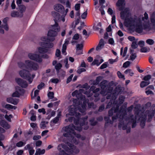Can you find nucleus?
Listing matches in <instances>:
<instances>
[{"instance_id": "obj_21", "label": "nucleus", "mask_w": 155, "mask_h": 155, "mask_svg": "<svg viewBox=\"0 0 155 155\" xmlns=\"http://www.w3.org/2000/svg\"><path fill=\"white\" fill-rule=\"evenodd\" d=\"M11 16L12 17H22L23 16V14L19 13L17 11H13L11 13Z\"/></svg>"}, {"instance_id": "obj_60", "label": "nucleus", "mask_w": 155, "mask_h": 155, "mask_svg": "<svg viewBox=\"0 0 155 155\" xmlns=\"http://www.w3.org/2000/svg\"><path fill=\"white\" fill-rule=\"evenodd\" d=\"M80 7V4H77L75 6V9L76 11H79Z\"/></svg>"}, {"instance_id": "obj_9", "label": "nucleus", "mask_w": 155, "mask_h": 155, "mask_svg": "<svg viewBox=\"0 0 155 155\" xmlns=\"http://www.w3.org/2000/svg\"><path fill=\"white\" fill-rule=\"evenodd\" d=\"M15 80L18 84L22 88H25L28 87V83L24 80L21 78H16Z\"/></svg>"}, {"instance_id": "obj_5", "label": "nucleus", "mask_w": 155, "mask_h": 155, "mask_svg": "<svg viewBox=\"0 0 155 155\" xmlns=\"http://www.w3.org/2000/svg\"><path fill=\"white\" fill-rule=\"evenodd\" d=\"M55 38H52L51 39H49L45 37H42L41 38V40L42 41L39 43V45L41 47L46 48H51L53 47L54 44L50 42L49 41H53Z\"/></svg>"}, {"instance_id": "obj_23", "label": "nucleus", "mask_w": 155, "mask_h": 155, "mask_svg": "<svg viewBox=\"0 0 155 155\" xmlns=\"http://www.w3.org/2000/svg\"><path fill=\"white\" fill-rule=\"evenodd\" d=\"M95 87L94 86H91L90 89L93 91L94 93H95L94 95V96L95 97H98L99 95V94L97 93L99 91L100 88H97L95 89Z\"/></svg>"}, {"instance_id": "obj_37", "label": "nucleus", "mask_w": 155, "mask_h": 155, "mask_svg": "<svg viewBox=\"0 0 155 155\" xmlns=\"http://www.w3.org/2000/svg\"><path fill=\"white\" fill-rule=\"evenodd\" d=\"M20 96V93H18V91L17 90L12 94V97H19Z\"/></svg>"}, {"instance_id": "obj_17", "label": "nucleus", "mask_w": 155, "mask_h": 155, "mask_svg": "<svg viewBox=\"0 0 155 155\" xmlns=\"http://www.w3.org/2000/svg\"><path fill=\"white\" fill-rule=\"evenodd\" d=\"M104 46V41L103 39H101L99 42L98 45L96 48L97 51H99L103 48Z\"/></svg>"}, {"instance_id": "obj_32", "label": "nucleus", "mask_w": 155, "mask_h": 155, "mask_svg": "<svg viewBox=\"0 0 155 155\" xmlns=\"http://www.w3.org/2000/svg\"><path fill=\"white\" fill-rule=\"evenodd\" d=\"M150 20L153 26L155 28V13H153L151 17Z\"/></svg>"}, {"instance_id": "obj_43", "label": "nucleus", "mask_w": 155, "mask_h": 155, "mask_svg": "<svg viewBox=\"0 0 155 155\" xmlns=\"http://www.w3.org/2000/svg\"><path fill=\"white\" fill-rule=\"evenodd\" d=\"M137 57L136 53H132L130 56V60L131 61L134 60Z\"/></svg>"}, {"instance_id": "obj_15", "label": "nucleus", "mask_w": 155, "mask_h": 155, "mask_svg": "<svg viewBox=\"0 0 155 155\" xmlns=\"http://www.w3.org/2000/svg\"><path fill=\"white\" fill-rule=\"evenodd\" d=\"M68 145L71 148V149L69 148L68 152H71V151H72L73 153H79V149L76 148L73 144L69 143Z\"/></svg>"}, {"instance_id": "obj_1", "label": "nucleus", "mask_w": 155, "mask_h": 155, "mask_svg": "<svg viewBox=\"0 0 155 155\" xmlns=\"http://www.w3.org/2000/svg\"><path fill=\"white\" fill-rule=\"evenodd\" d=\"M126 9L120 13V17L122 19H125V25L129 27L131 29H134L135 28V31L139 33L142 32L143 29H147L149 27L148 25H145L142 23V21H143L144 19H147L148 18V14L145 12L144 14V17H142V19L140 18L134 16L132 17H127L130 14L129 12L126 11Z\"/></svg>"}, {"instance_id": "obj_44", "label": "nucleus", "mask_w": 155, "mask_h": 155, "mask_svg": "<svg viewBox=\"0 0 155 155\" xmlns=\"http://www.w3.org/2000/svg\"><path fill=\"white\" fill-rule=\"evenodd\" d=\"M130 61H127L124 63L123 67L124 68H127L130 65Z\"/></svg>"}, {"instance_id": "obj_16", "label": "nucleus", "mask_w": 155, "mask_h": 155, "mask_svg": "<svg viewBox=\"0 0 155 155\" xmlns=\"http://www.w3.org/2000/svg\"><path fill=\"white\" fill-rule=\"evenodd\" d=\"M124 1L125 0H118L116 3V5L119 7V9L120 11L122 10L124 8Z\"/></svg>"}, {"instance_id": "obj_3", "label": "nucleus", "mask_w": 155, "mask_h": 155, "mask_svg": "<svg viewBox=\"0 0 155 155\" xmlns=\"http://www.w3.org/2000/svg\"><path fill=\"white\" fill-rule=\"evenodd\" d=\"M81 130L82 128L81 127H76L73 124H71L63 128L62 130L66 132V133L63 134V135L66 137H73L75 135V130L80 131Z\"/></svg>"}, {"instance_id": "obj_34", "label": "nucleus", "mask_w": 155, "mask_h": 155, "mask_svg": "<svg viewBox=\"0 0 155 155\" xmlns=\"http://www.w3.org/2000/svg\"><path fill=\"white\" fill-rule=\"evenodd\" d=\"M62 64L60 63L57 64L55 66V68L57 73L59 72V70L62 67Z\"/></svg>"}, {"instance_id": "obj_18", "label": "nucleus", "mask_w": 155, "mask_h": 155, "mask_svg": "<svg viewBox=\"0 0 155 155\" xmlns=\"http://www.w3.org/2000/svg\"><path fill=\"white\" fill-rule=\"evenodd\" d=\"M0 125L6 129H8L10 128V125L5 120H0Z\"/></svg>"}, {"instance_id": "obj_28", "label": "nucleus", "mask_w": 155, "mask_h": 155, "mask_svg": "<svg viewBox=\"0 0 155 155\" xmlns=\"http://www.w3.org/2000/svg\"><path fill=\"white\" fill-rule=\"evenodd\" d=\"M2 106L3 107H5V108L8 109H16L17 107L15 106H13L9 104H6L5 105H4L3 104H2Z\"/></svg>"}, {"instance_id": "obj_49", "label": "nucleus", "mask_w": 155, "mask_h": 155, "mask_svg": "<svg viewBox=\"0 0 155 155\" xmlns=\"http://www.w3.org/2000/svg\"><path fill=\"white\" fill-rule=\"evenodd\" d=\"M86 71V69L83 68H80L77 70V72L78 73L80 74L82 72L84 71Z\"/></svg>"}, {"instance_id": "obj_62", "label": "nucleus", "mask_w": 155, "mask_h": 155, "mask_svg": "<svg viewBox=\"0 0 155 155\" xmlns=\"http://www.w3.org/2000/svg\"><path fill=\"white\" fill-rule=\"evenodd\" d=\"M61 54V51L60 50L58 49H57L56 50V53H55V55L57 57H59V56Z\"/></svg>"}, {"instance_id": "obj_20", "label": "nucleus", "mask_w": 155, "mask_h": 155, "mask_svg": "<svg viewBox=\"0 0 155 155\" xmlns=\"http://www.w3.org/2000/svg\"><path fill=\"white\" fill-rule=\"evenodd\" d=\"M58 35V33L56 31L50 29L48 32V37H54Z\"/></svg>"}, {"instance_id": "obj_47", "label": "nucleus", "mask_w": 155, "mask_h": 155, "mask_svg": "<svg viewBox=\"0 0 155 155\" xmlns=\"http://www.w3.org/2000/svg\"><path fill=\"white\" fill-rule=\"evenodd\" d=\"M68 11V9L67 8L65 10V12H64V13H62L63 17H62V18L61 19H62V21L63 22H64L65 21V19L64 17L65 16V15H66Z\"/></svg>"}, {"instance_id": "obj_4", "label": "nucleus", "mask_w": 155, "mask_h": 155, "mask_svg": "<svg viewBox=\"0 0 155 155\" xmlns=\"http://www.w3.org/2000/svg\"><path fill=\"white\" fill-rule=\"evenodd\" d=\"M155 113V111L153 110H146L144 114H143L139 118V120L140 121V126L142 127H143L147 117V121L150 122L154 116Z\"/></svg>"}, {"instance_id": "obj_10", "label": "nucleus", "mask_w": 155, "mask_h": 155, "mask_svg": "<svg viewBox=\"0 0 155 155\" xmlns=\"http://www.w3.org/2000/svg\"><path fill=\"white\" fill-rule=\"evenodd\" d=\"M51 14L54 18V20L55 22L62 21L61 19L63 17V15L61 16L59 13L55 12H52Z\"/></svg>"}, {"instance_id": "obj_61", "label": "nucleus", "mask_w": 155, "mask_h": 155, "mask_svg": "<svg viewBox=\"0 0 155 155\" xmlns=\"http://www.w3.org/2000/svg\"><path fill=\"white\" fill-rule=\"evenodd\" d=\"M59 118L58 117H57L54 118L52 120L53 123L54 124L56 123L59 120Z\"/></svg>"}, {"instance_id": "obj_41", "label": "nucleus", "mask_w": 155, "mask_h": 155, "mask_svg": "<svg viewBox=\"0 0 155 155\" xmlns=\"http://www.w3.org/2000/svg\"><path fill=\"white\" fill-rule=\"evenodd\" d=\"M54 93L53 92H49L48 94V96L49 99H52L54 97Z\"/></svg>"}, {"instance_id": "obj_35", "label": "nucleus", "mask_w": 155, "mask_h": 155, "mask_svg": "<svg viewBox=\"0 0 155 155\" xmlns=\"http://www.w3.org/2000/svg\"><path fill=\"white\" fill-rule=\"evenodd\" d=\"M116 96H115V94L114 93L112 94V93H110V94L108 95L107 97L106 98L107 99H114L116 98Z\"/></svg>"}, {"instance_id": "obj_64", "label": "nucleus", "mask_w": 155, "mask_h": 155, "mask_svg": "<svg viewBox=\"0 0 155 155\" xmlns=\"http://www.w3.org/2000/svg\"><path fill=\"white\" fill-rule=\"evenodd\" d=\"M38 111L39 113H42L43 114H45L46 113L45 109L44 108L38 109Z\"/></svg>"}, {"instance_id": "obj_55", "label": "nucleus", "mask_w": 155, "mask_h": 155, "mask_svg": "<svg viewBox=\"0 0 155 155\" xmlns=\"http://www.w3.org/2000/svg\"><path fill=\"white\" fill-rule=\"evenodd\" d=\"M73 74H71L69 77H68L67 80V83L68 84L69 83L71 80L72 79L73 77Z\"/></svg>"}, {"instance_id": "obj_38", "label": "nucleus", "mask_w": 155, "mask_h": 155, "mask_svg": "<svg viewBox=\"0 0 155 155\" xmlns=\"http://www.w3.org/2000/svg\"><path fill=\"white\" fill-rule=\"evenodd\" d=\"M154 42V41L153 39H148L146 41V43L150 45H153Z\"/></svg>"}, {"instance_id": "obj_8", "label": "nucleus", "mask_w": 155, "mask_h": 155, "mask_svg": "<svg viewBox=\"0 0 155 155\" xmlns=\"http://www.w3.org/2000/svg\"><path fill=\"white\" fill-rule=\"evenodd\" d=\"M28 56L31 59L38 63L41 62L42 59L39 55L36 54L29 53Z\"/></svg>"}, {"instance_id": "obj_40", "label": "nucleus", "mask_w": 155, "mask_h": 155, "mask_svg": "<svg viewBox=\"0 0 155 155\" xmlns=\"http://www.w3.org/2000/svg\"><path fill=\"white\" fill-rule=\"evenodd\" d=\"M48 124V122L42 121L40 124V127L41 128H44L46 127V124Z\"/></svg>"}, {"instance_id": "obj_54", "label": "nucleus", "mask_w": 155, "mask_h": 155, "mask_svg": "<svg viewBox=\"0 0 155 155\" xmlns=\"http://www.w3.org/2000/svg\"><path fill=\"white\" fill-rule=\"evenodd\" d=\"M125 97L124 96L121 95L119 97L120 102V103H123Z\"/></svg>"}, {"instance_id": "obj_57", "label": "nucleus", "mask_w": 155, "mask_h": 155, "mask_svg": "<svg viewBox=\"0 0 155 155\" xmlns=\"http://www.w3.org/2000/svg\"><path fill=\"white\" fill-rule=\"evenodd\" d=\"M44 83L43 82H41L38 86L37 88L38 89L41 90L44 86Z\"/></svg>"}, {"instance_id": "obj_7", "label": "nucleus", "mask_w": 155, "mask_h": 155, "mask_svg": "<svg viewBox=\"0 0 155 155\" xmlns=\"http://www.w3.org/2000/svg\"><path fill=\"white\" fill-rule=\"evenodd\" d=\"M27 66V69L30 70L36 71L39 68L38 65L36 63L29 60L25 61Z\"/></svg>"}, {"instance_id": "obj_50", "label": "nucleus", "mask_w": 155, "mask_h": 155, "mask_svg": "<svg viewBox=\"0 0 155 155\" xmlns=\"http://www.w3.org/2000/svg\"><path fill=\"white\" fill-rule=\"evenodd\" d=\"M151 78V75H148L145 76L143 78V80L146 81H149L148 80L150 79Z\"/></svg>"}, {"instance_id": "obj_11", "label": "nucleus", "mask_w": 155, "mask_h": 155, "mask_svg": "<svg viewBox=\"0 0 155 155\" xmlns=\"http://www.w3.org/2000/svg\"><path fill=\"white\" fill-rule=\"evenodd\" d=\"M69 114L70 115H75L76 116L80 115L79 113H77L76 109L74 106H71L69 107Z\"/></svg>"}, {"instance_id": "obj_36", "label": "nucleus", "mask_w": 155, "mask_h": 155, "mask_svg": "<svg viewBox=\"0 0 155 155\" xmlns=\"http://www.w3.org/2000/svg\"><path fill=\"white\" fill-rule=\"evenodd\" d=\"M103 78V77L99 76L97 77L94 84H98Z\"/></svg>"}, {"instance_id": "obj_45", "label": "nucleus", "mask_w": 155, "mask_h": 155, "mask_svg": "<svg viewBox=\"0 0 155 155\" xmlns=\"http://www.w3.org/2000/svg\"><path fill=\"white\" fill-rule=\"evenodd\" d=\"M150 50V48H147L146 47H143L142 48L140 49V51L142 52H146L147 51H149Z\"/></svg>"}, {"instance_id": "obj_52", "label": "nucleus", "mask_w": 155, "mask_h": 155, "mask_svg": "<svg viewBox=\"0 0 155 155\" xmlns=\"http://www.w3.org/2000/svg\"><path fill=\"white\" fill-rule=\"evenodd\" d=\"M25 144L23 142L20 141L16 143V145L18 147H21Z\"/></svg>"}, {"instance_id": "obj_6", "label": "nucleus", "mask_w": 155, "mask_h": 155, "mask_svg": "<svg viewBox=\"0 0 155 155\" xmlns=\"http://www.w3.org/2000/svg\"><path fill=\"white\" fill-rule=\"evenodd\" d=\"M19 74L22 78L28 80L29 83H31L33 81L32 78H31V74L29 71L25 69H23L19 71Z\"/></svg>"}, {"instance_id": "obj_14", "label": "nucleus", "mask_w": 155, "mask_h": 155, "mask_svg": "<svg viewBox=\"0 0 155 155\" xmlns=\"http://www.w3.org/2000/svg\"><path fill=\"white\" fill-rule=\"evenodd\" d=\"M138 116V114H137L134 117L133 115L130 116L129 120L132 123V128L135 127L136 125V121Z\"/></svg>"}, {"instance_id": "obj_25", "label": "nucleus", "mask_w": 155, "mask_h": 155, "mask_svg": "<svg viewBox=\"0 0 155 155\" xmlns=\"http://www.w3.org/2000/svg\"><path fill=\"white\" fill-rule=\"evenodd\" d=\"M18 67L21 69L26 68L27 69V66L26 63L20 62L18 63Z\"/></svg>"}, {"instance_id": "obj_22", "label": "nucleus", "mask_w": 155, "mask_h": 155, "mask_svg": "<svg viewBox=\"0 0 155 155\" xmlns=\"http://www.w3.org/2000/svg\"><path fill=\"white\" fill-rule=\"evenodd\" d=\"M7 101L8 102L12 103L14 105H17L18 102V99L12 98H7Z\"/></svg>"}, {"instance_id": "obj_2", "label": "nucleus", "mask_w": 155, "mask_h": 155, "mask_svg": "<svg viewBox=\"0 0 155 155\" xmlns=\"http://www.w3.org/2000/svg\"><path fill=\"white\" fill-rule=\"evenodd\" d=\"M119 106L117 105L116 108H112L108 112V114L109 116H112L114 113H116L117 114L116 116L112 117V120L114 121L117 118H120V120H123L125 119V116L126 115V109L123 108V107H120V110H119Z\"/></svg>"}, {"instance_id": "obj_56", "label": "nucleus", "mask_w": 155, "mask_h": 155, "mask_svg": "<svg viewBox=\"0 0 155 155\" xmlns=\"http://www.w3.org/2000/svg\"><path fill=\"white\" fill-rule=\"evenodd\" d=\"M79 116L80 115L76 116V117L77 118V119H74V123L76 125L78 124L79 123V118L80 117Z\"/></svg>"}, {"instance_id": "obj_29", "label": "nucleus", "mask_w": 155, "mask_h": 155, "mask_svg": "<svg viewBox=\"0 0 155 155\" xmlns=\"http://www.w3.org/2000/svg\"><path fill=\"white\" fill-rule=\"evenodd\" d=\"M18 10L20 11L19 13H21L23 14L24 12L26 10L25 7L23 5H18Z\"/></svg>"}, {"instance_id": "obj_33", "label": "nucleus", "mask_w": 155, "mask_h": 155, "mask_svg": "<svg viewBox=\"0 0 155 155\" xmlns=\"http://www.w3.org/2000/svg\"><path fill=\"white\" fill-rule=\"evenodd\" d=\"M150 84L149 81H142L140 84V86L141 87H143Z\"/></svg>"}, {"instance_id": "obj_48", "label": "nucleus", "mask_w": 155, "mask_h": 155, "mask_svg": "<svg viewBox=\"0 0 155 155\" xmlns=\"http://www.w3.org/2000/svg\"><path fill=\"white\" fill-rule=\"evenodd\" d=\"M101 63L99 62L98 60H94V61L91 63L92 65H97V66L99 65Z\"/></svg>"}, {"instance_id": "obj_27", "label": "nucleus", "mask_w": 155, "mask_h": 155, "mask_svg": "<svg viewBox=\"0 0 155 155\" xmlns=\"http://www.w3.org/2000/svg\"><path fill=\"white\" fill-rule=\"evenodd\" d=\"M86 104H83L81 106V107H79L78 109L79 111L82 113H84L85 111L86 110Z\"/></svg>"}, {"instance_id": "obj_51", "label": "nucleus", "mask_w": 155, "mask_h": 155, "mask_svg": "<svg viewBox=\"0 0 155 155\" xmlns=\"http://www.w3.org/2000/svg\"><path fill=\"white\" fill-rule=\"evenodd\" d=\"M117 74L119 78H123L124 80L125 79V78H124V76L123 74H122L120 71H118L117 72Z\"/></svg>"}, {"instance_id": "obj_26", "label": "nucleus", "mask_w": 155, "mask_h": 155, "mask_svg": "<svg viewBox=\"0 0 155 155\" xmlns=\"http://www.w3.org/2000/svg\"><path fill=\"white\" fill-rule=\"evenodd\" d=\"M100 85L101 89L104 90L107 85V81L105 80L103 81L101 83Z\"/></svg>"}, {"instance_id": "obj_12", "label": "nucleus", "mask_w": 155, "mask_h": 155, "mask_svg": "<svg viewBox=\"0 0 155 155\" xmlns=\"http://www.w3.org/2000/svg\"><path fill=\"white\" fill-rule=\"evenodd\" d=\"M62 148H63L64 149L65 151H68V150H69V148L64 143H61L59 145L58 147V149L61 151H62V152L61 153V155H63L64 154V153H66L64 150H62Z\"/></svg>"}, {"instance_id": "obj_19", "label": "nucleus", "mask_w": 155, "mask_h": 155, "mask_svg": "<svg viewBox=\"0 0 155 155\" xmlns=\"http://www.w3.org/2000/svg\"><path fill=\"white\" fill-rule=\"evenodd\" d=\"M50 29L56 31L58 33L60 31V28L59 26L58 23L57 22H55L54 25L51 26Z\"/></svg>"}, {"instance_id": "obj_31", "label": "nucleus", "mask_w": 155, "mask_h": 155, "mask_svg": "<svg viewBox=\"0 0 155 155\" xmlns=\"http://www.w3.org/2000/svg\"><path fill=\"white\" fill-rule=\"evenodd\" d=\"M38 51L39 53L43 54L47 52L48 51V50L45 48L39 47L38 48Z\"/></svg>"}, {"instance_id": "obj_46", "label": "nucleus", "mask_w": 155, "mask_h": 155, "mask_svg": "<svg viewBox=\"0 0 155 155\" xmlns=\"http://www.w3.org/2000/svg\"><path fill=\"white\" fill-rule=\"evenodd\" d=\"M83 46L82 44H78L76 46V50L77 51H78L79 50H82L83 48Z\"/></svg>"}, {"instance_id": "obj_42", "label": "nucleus", "mask_w": 155, "mask_h": 155, "mask_svg": "<svg viewBox=\"0 0 155 155\" xmlns=\"http://www.w3.org/2000/svg\"><path fill=\"white\" fill-rule=\"evenodd\" d=\"M105 120L107 122V123H109L111 124H113V120L111 121L109 119V118L108 117H105L104 118Z\"/></svg>"}, {"instance_id": "obj_59", "label": "nucleus", "mask_w": 155, "mask_h": 155, "mask_svg": "<svg viewBox=\"0 0 155 155\" xmlns=\"http://www.w3.org/2000/svg\"><path fill=\"white\" fill-rule=\"evenodd\" d=\"M59 74L63 77H64L65 75V72L62 70L59 71Z\"/></svg>"}, {"instance_id": "obj_58", "label": "nucleus", "mask_w": 155, "mask_h": 155, "mask_svg": "<svg viewBox=\"0 0 155 155\" xmlns=\"http://www.w3.org/2000/svg\"><path fill=\"white\" fill-rule=\"evenodd\" d=\"M71 39V38H68L66 39L63 45L64 46H66L67 47V46L68 45L69 41Z\"/></svg>"}, {"instance_id": "obj_30", "label": "nucleus", "mask_w": 155, "mask_h": 155, "mask_svg": "<svg viewBox=\"0 0 155 155\" xmlns=\"http://www.w3.org/2000/svg\"><path fill=\"white\" fill-rule=\"evenodd\" d=\"M45 150L44 149L41 150L40 148L38 149L36 151L35 155H40L42 154L45 153Z\"/></svg>"}, {"instance_id": "obj_53", "label": "nucleus", "mask_w": 155, "mask_h": 155, "mask_svg": "<svg viewBox=\"0 0 155 155\" xmlns=\"http://www.w3.org/2000/svg\"><path fill=\"white\" fill-rule=\"evenodd\" d=\"M87 15V10L82 14L81 15V18L83 19H85L86 18Z\"/></svg>"}, {"instance_id": "obj_13", "label": "nucleus", "mask_w": 155, "mask_h": 155, "mask_svg": "<svg viewBox=\"0 0 155 155\" xmlns=\"http://www.w3.org/2000/svg\"><path fill=\"white\" fill-rule=\"evenodd\" d=\"M54 9L55 11L61 13H64V8L61 4H58L54 6Z\"/></svg>"}, {"instance_id": "obj_63", "label": "nucleus", "mask_w": 155, "mask_h": 155, "mask_svg": "<svg viewBox=\"0 0 155 155\" xmlns=\"http://www.w3.org/2000/svg\"><path fill=\"white\" fill-rule=\"evenodd\" d=\"M107 67V65L106 63H104L103 64H102L100 68L101 69H103L105 68H106Z\"/></svg>"}, {"instance_id": "obj_24", "label": "nucleus", "mask_w": 155, "mask_h": 155, "mask_svg": "<svg viewBox=\"0 0 155 155\" xmlns=\"http://www.w3.org/2000/svg\"><path fill=\"white\" fill-rule=\"evenodd\" d=\"M3 24L2 25V28H4L6 30L8 31V27L7 25V20L6 18L4 19L3 21Z\"/></svg>"}, {"instance_id": "obj_39", "label": "nucleus", "mask_w": 155, "mask_h": 155, "mask_svg": "<svg viewBox=\"0 0 155 155\" xmlns=\"http://www.w3.org/2000/svg\"><path fill=\"white\" fill-rule=\"evenodd\" d=\"M131 46V47L133 49H135L137 48L138 46L137 41H133Z\"/></svg>"}]
</instances>
